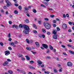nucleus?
Instances as JSON below:
<instances>
[{"label": "nucleus", "mask_w": 74, "mask_h": 74, "mask_svg": "<svg viewBox=\"0 0 74 74\" xmlns=\"http://www.w3.org/2000/svg\"><path fill=\"white\" fill-rule=\"evenodd\" d=\"M19 27L20 28H22V27H24L25 29L23 31L24 33H25V34H28V33H29V30H30V29L28 26L26 25H23L20 24L19 25Z\"/></svg>", "instance_id": "nucleus-1"}, {"label": "nucleus", "mask_w": 74, "mask_h": 74, "mask_svg": "<svg viewBox=\"0 0 74 74\" xmlns=\"http://www.w3.org/2000/svg\"><path fill=\"white\" fill-rule=\"evenodd\" d=\"M5 1L6 3H7L6 5L7 7H9V6H11V5H12V4L11 3H10V2L8 0H6Z\"/></svg>", "instance_id": "nucleus-2"}, {"label": "nucleus", "mask_w": 74, "mask_h": 74, "mask_svg": "<svg viewBox=\"0 0 74 74\" xmlns=\"http://www.w3.org/2000/svg\"><path fill=\"white\" fill-rule=\"evenodd\" d=\"M67 65L69 67H71L73 66V63L71 62H68L67 63Z\"/></svg>", "instance_id": "nucleus-3"}, {"label": "nucleus", "mask_w": 74, "mask_h": 74, "mask_svg": "<svg viewBox=\"0 0 74 74\" xmlns=\"http://www.w3.org/2000/svg\"><path fill=\"white\" fill-rule=\"evenodd\" d=\"M62 28L64 30H66V29H67V24H63L62 25Z\"/></svg>", "instance_id": "nucleus-4"}, {"label": "nucleus", "mask_w": 74, "mask_h": 74, "mask_svg": "<svg viewBox=\"0 0 74 74\" xmlns=\"http://www.w3.org/2000/svg\"><path fill=\"white\" fill-rule=\"evenodd\" d=\"M45 28L47 29H50L51 27V25L50 24H49L48 25H47L45 27Z\"/></svg>", "instance_id": "nucleus-5"}, {"label": "nucleus", "mask_w": 74, "mask_h": 74, "mask_svg": "<svg viewBox=\"0 0 74 74\" xmlns=\"http://www.w3.org/2000/svg\"><path fill=\"white\" fill-rule=\"evenodd\" d=\"M4 52L5 53V55L6 56H8V55L10 54V52L8 51H4Z\"/></svg>", "instance_id": "nucleus-6"}, {"label": "nucleus", "mask_w": 74, "mask_h": 74, "mask_svg": "<svg viewBox=\"0 0 74 74\" xmlns=\"http://www.w3.org/2000/svg\"><path fill=\"white\" fill-rule=\"evenodd\" d=\"M42 45L43 46V47L45 48V49H48V45L47 44H42Z\"/></svg>", "instance_id": "nucleus-7"}, {"label": "nucleus", "mask_w": 74, "mask_h": 74, "mask_svg": "<svg viewBox=\"0 0 74 74\" xmlns=\"http://www.w3.org/2000/svg\"><path fill=\"white\" fill-rule=\"evenodd\" d=\"M37 63L39 66H41V65L42 64V62H41V61H38Z\"/></svg>", "instance_id": "nucleus-8"}, {"label": "nucleus", "mask_w": 74, "mask_h": 74, "mask_svg": "<svg viewBox=\"0 0 74 74\" xmlns=\"http://www.w3.org/2000/svg\"><path fill=\"white\" fill-rule=\"evenodd\" d=\"M12 28H14L15 27L16 29H18V26L15 25H12Z\"/></svg>", "instance_id": "nucleus-9"}, {"label": "nucleus", "mask_w": 74, "mask_h": 74, "mask_svg": "<svg viewBox=\"0 0 74 74\" xmlns=\"http://www.w3.org/2000/svg\"><path fill=\"white\" fill-rule=\"evenodd\" d=\"M8 64V62L7 61H5L4 62V63L3 64V66H6L7 64Z\"/></svg>", "instance_id": "nucleus-10"}, {"label": "nucleus", "mask_w": 74, "mask_h": 74, "mask_svg": "<svg viewBox=\"0 0 74 74\" xmlns=\"http://www.w3.org/2000/svg\"><path fill=\"white\" fill-rule=\"evenodd\" d=\"M44 25L45 26H47L49 24L48 23V22H45L43 23Z\"/></svg>", "instance_id": "nucleus-11"}, {"label": "nucleus", "mask_w": 74, "mask_h": 74, "mask_svg": "<svg viewBox=\"0 0 74 74\" xmlns=\"http://www.w3.org/2000/svg\"><path fill=\"white\" fill-rule=\"evenodd\" d=\"M57 32V30H53V33L54 34H56Z\"/></svg>", "instance_id": "nucleus-12"}, {"label": "nucleus", "mask_w": 74, "mask_h": 74, "mask_svg": "<svg viewBox=\"0 0 74 74\" xmlns=\"http://www.w3.org/2000/svg\"><path fill=\"white\" fill-rule=\"evenodd\" d=\"M26 49H27V50H28V51H31L32 50V49L31 48V47H27L26 48Z\"/></svg>", "instance_id": "nucleus-13"}, {"label": "nucleus", "mask_w": 74, "mask_h": 74, "mask_svg": "<svg viewBox=\"0 0 74 74\" xmlns=\"http://www.w3.org/2000/svg\"><path fill=\"white\" fill-rule=\"evenodd\" d=\"M35 44L36 45V47H40V45H39V43H38V42H36Z\"/></svg>", "instance_id": "nucleus-14"}, {"label": "nucleus", "mask_w": 74, "mask_h": 74, "mask_svg": "<svg viewBox=\"0 0 74 74\" xmlns=\"http://www.w3.org/2000/svg\"><path fill=\"white\" fill-rule=\"evenodd\" d=\"M53 39H55V40H57L58 38H57V36L55 35L53 36Z\"/></svg>", "instance_id": "nucleus-15"}, {"label": "nucleus", "mask_w": 74, "mask_h": 74, "mask_svg": "<svg viewBox=\"0 0 74 74\" xmlns=\"http://www.w3.org/2000/svg\"><path fill=\"white\" fill-rule=\"evenodd\" d=\"M69 52L71 53V54H72L73 55L74 54V52L72 51L71 50H69Z\"/></svg>", "instance_id": "nucleus-16"}, {"label": "nucleus", "mask_w": 74, "mask_h": 74, "mask_svg": "<svg viewBox=\"0 0 74 74\" xmlns=\"http://www.w3.org/2000/svg\"><path fill=\"white\" fill-rule=\"evenodd\" d=\"M8 73H9V74H12L13 73V72H12L11 70H9L8 71Z\"/></svg>", "instance_id": "nucleus-17"}, {"label": "nucleus", "mask_w": 74, "mask_h": 74, "mask_svg": "<svg viewBox=\"0 0 74 74\" xmlns=\"http://www.w3.org/2000/svg\"><path fill=\"white\" fill-rule=\"evenodd\" d=\"M14 12L15 14H18V12L16 10H14Z\"/></svg>", "instance_id": "nucleus-18"}, {"label": "nucleus", "mask_w": 74, "mask_h": 74, "mask_svg": "<svg viewBox=\"0 0 74 74\" xmlns=\"http://www.w3.org/2000/svg\"><path fill=\"white\" fill-rule=\"evenodd\" d=\"M23 55L22 54H18V57L19 58H23Z\"/></svg>", "instance_id": "nucleus-19"}, {"label": "nucleus", "mask_w": 74, "mask_h": 74, "mask_svg": "<svg viewBox=\"0 0 74 74\" xmlns=\"http://www.w3.org/2000/svg\"><path fill=\"white\" fill-rule=\"evenodd\" d=\"M49 47H50V49L51 50H52L53 49V47H52L51 45H49Z\"/></svg>", "instance_id": "nucleus-20"}, {"label": "nucleus", "mask_w": 74, "mask_h": 74, "mask_svg": "<svg viewBox=\"0 0 74 74\" xmlns=\"http://www.w3.org/2000/svg\"><path fill=\"white\" fill-rule=\"evenodd\" d=\"M25 57L26 58L27 60H30V58L27 56H25Z\"/></svg>", "instance_id": "nucleus-21"}, {"label": "nucleus", "mask_w": 74, "mask_h": 74, "mask_svg": "<svg viewBox=\"0 0 74 74\" xmlns=\"http://www.w3.org/2000/svg\"><path fill=\"white\" fill-rule=\"evenodd\" d=\"M42 31L43 33H46V30L44 29H42Z\"/></svg>", "instance_id": "nucleus-22"}, {"label": "nucleus", "mask_w": 74, "mask_h": 74, "mask_svg": "<svg viewBox=\"0 0 74 74\" xmlns=\"http://www.w3.org/2000/svg\"><path fill=\"white\" fill-rule=\"evenodd\" d=\"M24 9L25 11H27L29 10V8L25 7L24 8Z\"/></svg>", "instance_id": "nucleus-23"}, {"label": "nucleus", "mask_w": 74, "mask_h": 74, "mask_svg": "<svg viewBox=\"0 0 74 74\" xmlns=\"http://www.w3.org/2000/svg\"><path fill=\"white\" fill-rule=\"evenodd\" d=\"M26 41L27 43L28 44L29 43H30V42H29V39H26Z\"/></svg>", "instance_id": "nucleus-24"}, {"label": "nucleus", "mask_w": 74, "mask_h": 74, "mask_svg": "<svg viewBox=\"0 0 74 74\" xmlns=\"http://www.w3.org/2000/svg\"><path fill=\"white\" fill-rule=\"evenodd\" d=\"M33 26L34 28H35V29L37 28V27L36 26V25H35V24H33Z\"/></svg>", "instance_id": "nucleus-25"}, {"label": "nucleus", "mask_w": 74, "mask_h": 74, "mask_svg": "<svg viewBox=\"0 0 74 74\" xmlns=\"http://www.w3.org/2000/svg\"><path fill=\"white\" fill-rule=\"evenodd\" d=\"M53 70L54 72L55 73H57L58 72V71H57V69H55V68H53Z\"/></svg>", "instance_id": "nucleus-26"}, {"label": "nucleus", "mask_w": 74, "mask_h": 74, "mask_svg": "<svg viewBox=\"0 0 74 74\" xmlns=\"http://www.w3.org/2000/svg\"><path fill=\"white\" fill-rule=\"evenodd\" d=\"M25 22H26V23H29V20H28V19H27V18L25 20Z\"/></svg>", "instance_id": "nucleus-27"}, {"label": "nucleus", "mask_w": 74, "mask_h": 74, "mask_svg": "<svg viewBox=\"0 0 74 74\" xmlns=\"http://www.w3.org/2000/svg\"><path fill=\"white\" fill-rule=\"evenodd\" d=\"M33 12H34V13H36V12H37V11H36V10L34 9L33 10Z\"/></svg>", "instance_id": "nucleus-28"}, {"label": "nucleus", "mask_w": 74, "mask_h": 74, "mask_svg": "<svg viewBox=\"0 0 74 74\" xmlns=\"http://www.w3.org/2000/svg\"><path fill=\"white\" fill-rule=\"evenodd\" d=\"M18 9H19V10H22V6H19L18 7Z\"/></svg>", "instance_id": "nucleus-29"}, {"label": "nucleus", "mask_w": 74, "mask_h": 74, "mask_svg": "<svg viewBox=\"0 0 74 74\" xmlns=\"http://www.w3.org/2000/svg\"><path fill=\"white\" fill-rule=\"evenodd\" d=\"M8 37L9 38H10V37H11V34H10V33H9L8 34Z\"/></svg>", "instance_id": "nucleus-30"}, {"label": "nucleus", "mask_w": 74, "mask_h": 74, "mask_svg": "<svg viewBox=\"0 0 74 74\" xmlns=\"http://www.w3.org/2000/svg\"><path fill=\"white\" fill-rule=\"evenodd\" d=\"M39 37H40V38H41V37H42V34H39Z\"/></svg>", "instance_id": "nucleus-31"}, {"label": "nucleus", "mask_w": 74, "mask_h": 74, "mask_svg": "<svg viewBox=\"0 0 74 74\" xmlns=\"http://www.w3.org/2000/svg\"><path fill=\"white\" fill-rule=\"evenodd\" d=\"M10 45H14V42H12L11 43H10Z\"/></svg>", "instance_id": "nucleus-32"}, {"label": "nucleus", "mask_w": 74, "mask_h": 74, "mask_svg": "<svg viewBox=\"0 0 74 74\" xmlns=\"http://www.w3.org/2000/svg\"><path fill=\"white\" fill-rule=\"evenodd\" d=\"M62 68H60L59 69V71H60V72H62Z\"/></svg>", "instance_id": "nucleus-33"}, {"label": "nucleus", "mask_w": 74, "mask_h": 74, "mask_svg": "<svg viewBox=\"0 0 74 74\" xmlns=\"http://www.w3.org/2000/svg\"><path fill=\"white\" fill-rule=\"evenodd\" d=\"M41 7H44V8H46V7H45V5H44L42 4H41Z\"/></svg>", "instance_id": "nucleus-34"}, {"label": "nucleus", "mask_w": 74, "mask_h": 74, "mask_svg": "<svg viewBox=\"0 0 74 74\" xmlns=\"http://www.w3.org/2000/svg\"><path fill=\"white\" fill-rule=\"evenodd\" d=\"M63 54L64 55H65V56H67V54H66V52H63Z\"/></svg>", "instance_id": "nucleus-35"}, {"label": "nucleus", "mask_w": 74, "mask_h": 74, "mask_svg": "<svg viewBox=\"0 0 74 74\" xmlns=\"http://www.w3.org/2000/svg\"><path fill=\"white\" fill-rule=\"evenodd\" d=\"M15 2V3H18V1L16 0H13Z\"/></svg>", "instance_id": "nucleus-36"}, {"label": "nucleus", "mask_w": 74, "mask_h": 74, "mask_svg": "<svg viewBox=\"0 0 74 74\" xmlns=\"http://www.w3.org/2000/svg\"><path fill=\"white\" fill-rule=\"evenodd\" d=\"M29 62H30V63L32 64V63H33L34 61H33V60H32L31 61H30Z\"/></svg>", "instance_id": "nucleus-37"}, {"label": "nucleus", "mask_w": 74, "mask_h": 74, "mask_svg": "<svg viewBox=\"0 0 74 74\" xmlns=\"http://www.w3.org/2000/svg\"><path fill=\"white\" fill-rule=\"evenodd\" d=\"M14 5L16 7H18V6H19V5L17 4H14Z\"/></svg>", "instance_id": "nucleus-38"}, {"label": "nucleus", "mask_w": 74, "mask_h": 74, "mask_svg": "<svg viewBox=\"0 0 74 74\" xmlns=\"http://www.w3.org/2000/svg\"><path fill=\"white\" fill-rule=\"evenodd\" d=\"M53 27H55L56 26V24H53Z\"/></svg>", "instance_id": "nucleus-39"}, {"label": "nucleus", "mask_w": 74, "mask_h": 74, "mask_svg": "<svg viewBox=\"0 0 74 74\" xmlns=\"http://www.w3.org/2000/svg\"><path fill=\"white\" fill-rule=\"evenodd\" d=\"M0 10V11H1V12H4V10H3V9H1Z\"/></svg>", "instance_id": "nucleus-40"}, {"label": "nucleus", "mask_w": 74, "mask_h": 74, "mask_svg": "<svg viewBox=\"0 0 74 74\" xmlns=\"http://www.w3.org/2000/svg\"><path fill=\"white\" fill-rule=\"evenodd\" d=\"M45 74H49V72L45 71Z\"/></svg>", "instance_id": "nucleus-41"}, {"label": "nucleus", "mask_w": 74, "mask_h": 74, "mask_svg": "<svg viewBox=\"0 0 74 74\" xmlns=\"http://www.w3.org/2000/svg\"><path fill=\"white\" fill-rule=\"evenodd\" d=\"M57 30L58 31H59L60 30V28L58 27H57Z\"/></svg>", "instance_id": "nucleus-42"}, {"label": "nucleus", "mask_w": 74, "mask_h": 74, "mask_svg": "<svg viewBox=\"0 0 74 74\" xmlns=\"http://www.w3.org/2000/svg\"><path fill=\"white\" fill-rule=\"evenodd\" d=\"M8 49H9V50H11L12 49V48L11 47H8Z\"/></svg>", "instance_id": "nucleus-43"}, {"label": "nucleus", "mask_w": 74, "mask_h": 74, "mask_svg": "<svg viewBox=\"0 0 74 74\" xmlns=\"http://www.w3.org/2000/svg\"><path fill=\"white\" fill-rule=\"evenodd\" d=\"M54 16H55L53 15H51L50 16V17H51V18H53L54 17Z\"/></svg>", "instance_id": "nucleus-44"}, {"label": "nucleus", "mask_w": 74, "mask_h": 74, "mask_svg": "<svg viewBox=\"0 0 74 74\" xmlns=\"http://www.w3.org/2000/svg\"><path fill=\"white\" fill-rule=\"evenodd\" d=\"M7 61H8V62H11V60L9 59H7Z\"/></svg>", "instance_id": "nucleus-45"}, {"label": "nucleus", "mask_w": 74, "mask_h": 74, "mask_svg": "<svg viewBox=\"0 0 74 74\" xmlns=\"http://www.w3.org/2000/svg\"><path fill=\"white\" fill-rule=\"evenodd\" d=\"M44 19L45 21H48V20H49L47 18H45Z\"/></svg>", "instance_id": "nucleus-46"}, {"label": "nucleus", "mask_w": 74, "mask_h": 74, "mask_svg": "<svg viewBox=\"0 0 74 74\" xmlns=\"http://www.w3.org/2000/svg\"><path fill=\"white\" fill-rule=\"evenodd\" d=\"M67 46L68 47H71V45H70V44H68L67 45Z\"/></svg>", "instance_id": "nucleus-47"}, {"label": "nucleus", "mask_w": 74, "mask_h": 74, "mask_svg": "<svg viewBox=\"0 0 74 74\" xmlns=\"http://www.w3.org/2000/svg\"><path fill=\"white\" fill-rule=\"evenodd\" d=\"M41 21H38V23L39 24H41Z\"/></svg>", "instance_id": "nucleus-48"}, {"label": "nucleus", "mask_w": 74, "mask_h": 74, "mask_svg": "<svg viewBox=\"0 0 74 74\" xmlns=\"http://www.w3.org/2000/svg\"><path fill=\"white\" fill-rule=\"evenodd\" d=\"M61 47L62 48H65V46L64 45H61Z\"/></svg>", "instance_id": "nucleus-49"}, {"label": "nucleus", "mask_w": 74, "mask_h": 74, "mask_svg": "<svg viewBox=\"0 0 74 74\" xmlns=\"http://www.w3.org/2000/svg\"><path fill=\"white\" fill-rule=\"evenodd\" d=\"M0 44L1 46H3V43L2 42H1L0 43Z\"/></svg>", "instance_id": "nucleus-50"}, {"label": "nucleus", "mask_w": 74, "mask_h": 74, "mask_svg": "<svg viewBox=\"0 0 74 74\" xmlns=\"http://www.w3.org/2000/svg\"><path fill=\"white\" fill-rule=\"evenodd\" d=\"M51 33L50 32H48L47 33V34L48 35H50Z\"/></svg>", "instance_id": "nucleus-51"}, {"label": "nucleus", "mask_w": 74, "mask_h": 74, "mask_svg": "<svg viewBox=\"0 0 74 74\" xmlns=\"http://www.w3.org/2000/svg\"><path fill=\"white\" fill-rule=\"evenodd\" d=\"M33 32L34 33H37V31H36V30L34 31Z\"/></svg>", "instance_id": "nucleus-52"}, {"label": "nucleus", "mask_w": 74, "mask_h": 74, "mask_svg": "<svg viewBox=\"0 0 74 74\" xmlns=\"http://www.w3.org/2000/svg\"><path fill=\"white\" fill-rule=\"evenodd\" d=\"M69 23L70 25H72V23H71V21H69Z\"/></svg>", "instance_id": "nucleus-53"}, {"label": "nucleus", "mask_w": 74, "mask_h": 74, "mask_svg": "<svg viewBox=\"0 0 74 74\" xmlns=\"http://www.w3.org/2000/svg\"><path fill=\"white\" fill-rule=\"evenodd\" d=\"M53 23H56V21L55 20H54L53 21Z\"/></svg>", "instance_id": "nucleus-54"}, {"label": "nucleus", "mask_w": 74, "mask_h": 74, "mask_svg": "<svg viewBox=\"0 0 74 74\" xmlns=\"http://www.w3.org/2000/svg\"><path fill=\"white\" fill-rule=\"evenodd\" d=\"M42 37L43 38H45V35L42 34Z\"/></svg>", "instance_id": "nucleus-55"}, {"label": "nucleus", "mask_w": 74, "mask_h": 74, "mask_svg": "<svg viewBox=\"0 0 74 74\" xmlns=\"http://www.w3.org/2000/svg\"><path fill=\"white\" fill-rule=\"evenodd\" d=\"M21 59L23 60H25V59L24 58L21 57Z\"/></svg>", "instance_id": "nucleus-56"}, {"label": "nucleus", "mask_w": 74, "mask_h": 74, "mask_svg": "<svg viewBox=\"0 0 74 74\" xmlns=\"http://www.w3.org/2000/svg\"><path fill=\"white\" fill-rule=\"evenodd\" d=\"M31 52H32L33 54H35V53H36L33 51H31Z\"/></svg>", "instance_id": "nucleus-57"}, {"label": "nucleus", "mask_w": 74, "mask_h": 74, "mask_svg": "<svg viewBox=\"0 0 74 74\" xmlns=\"http://www.w3.org/2000/svg\"><path fill=\"white\" fill-rule=\"evenodd\" d=\"M63 17L65 18L66 17V15H65V14H64L63 15Z\"/></svg>", "instance_id": "nucleus-58"}, {"label": "nucleus", "mask_w": 74, "mask_h": 74, "mask_svg": "<svg viewBox=\"0 0 74 74\" xmlns=\"http://www.w3.org/2000/svg\"><path fill=\"white\" fill-rule=\"evenodd\" d=\"M9 24H12V22L11 21H9Z\"/></svg>", "instance_id": "nucleus-59"}, {"label": "nucleus", "mask_w": 74, "mask_h": 74, "mask_svg": "<svg viewBox=\"0 0 74 74\" xmlns=\"http://www.w3.org/2000/svg\"><path fill=\"white\" fill-rule=\"evenodd\" d=\"M8 41H11V40H12V39H11V38H10L8 39Z\"/></svg>", "instance_id": "nucleus-60"}, {"label": "nucleus", "mask_w": 74, "mask_h": 74, "mask_svg": "<svg viewBox=\"0 0 74 74\" xmlns=\"http://www.w3.org/2000/svg\"><path fill=\"white\" fill-rule=\"evenodd\" d=\"M66 16L67 17H69V15L67 14H66Z\"/></svg>", "instance_id": "nucleus-61"}, {"label": "nucleus", "mask_w": 74, "mask_h": 74, "mask_svg": "<svg viewBox=\"0 0 74 74\" xmlns=\"http://www.w3.org/2000/svg\"><path fill=\"white\" fill-rule=\"evenodd\" d=\"M22 73H23V74H26V73L24 71H23Z\"/></svg>", "instance_id": "nucleus-62"}, {"label": "nucleus", "mask_w": 74, "mask_h": 74, "mask_svg": "<svg viewBox=\"0 0 74 74\" xmlns=\"http://www.w3.org/2000/svg\"><path fill=\"white\" fill-rule=\"evenodd\" d=\"M68 32H71V29H69L68 30Z\"/></svg>", "instance_id": "nucleus-63"}, {"label": "nucleus", "mask_w": 74, "mask_h": 74, "mask_svg": "<svg viewBox=\"0 0 74 74\" xmlns=\"http://www.w3.org/2000/svg\"><path fill=\"white\" fill-rule=\"evenodd\" d=\"M47 59H50V57L48 56H47L46 57Z\"/></svg>", "instance_id": "nucleus-64"}]
</instances>
